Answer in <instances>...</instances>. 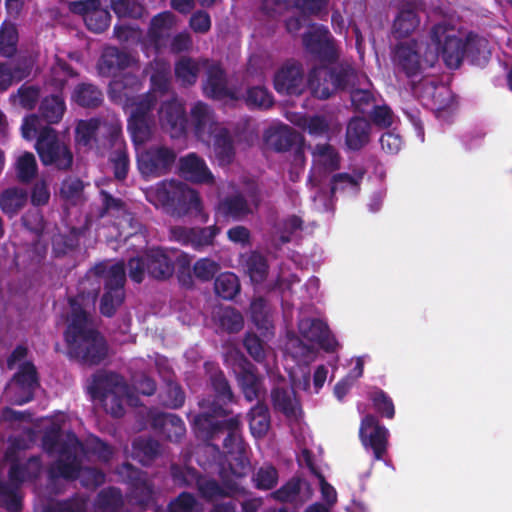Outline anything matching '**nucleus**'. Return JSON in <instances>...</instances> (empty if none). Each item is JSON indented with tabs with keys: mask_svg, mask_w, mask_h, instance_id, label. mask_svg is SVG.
<instances>
[{
	"mask_svg": "<svg viewBox=\"0 0 512 512\" xmlns=\"http://www.w3.org/2000/svg\"><path fill=\"white\" fill-rule=\"evenodd\" d=\"M83 450V444L78 437L71 433L59 450V458L48 468L47 474L50 481L63 478L67 481L81 479L85 488L95 489L106 481L105 473L95 467H83L79 452Z\"/></svg>",
	"mask_w": 512,
	"mask_h": 512,
	"instance_id": "3",
	"label": "nucleus"
},
{
	"mask_svg": "<svg viewBox=\"0 0 512 512\" xmlns=\"http://www.w3.org/2000/svg\"><path fill=\"white\" fill-rule=\"evenodd\" d=\"M88 390L94 400L107 401L115 393H126L127 385L118 373L99 370L93 374Z\"/></svg>",
	"mask_w": 512,
	"mask_h": 512,
	"instance_id": "14",
	"label": "nucleus"
},
{
	"mask_svg": "<svg viewBox=\"0 0 512 512\" xmlns=\"http://www.w3.org/2000/svg\"><path fill=\"white\" fill-rule=\"evenodd\" d=\"M200 62L189 56H181L174 65L176 80L183 87L193 86L200 73Z\"/></svg>",
	"mask_w": 512,
	"mask_h": 512,
	"instance_id": "40",
	"label": "nucleus"
},
{
	"mask_svg": "<svg viewBox=\"0 0 512 512\" xmlns=\"http://www.w3.org/2000/svg\"><path fill=\"white\" fill-rule=\"evenodd\" d=\"M85 186L79 177L66 176L60 184L59 195L66 202L76 205L83 198Z\"/></svg>",
	"mask_w": 512,
	"mask_h": 512,
	"instance_id": "52",
	"label": "nucleus"
},
{
	"mask_svg": "<svg viewBox=\"0 0 512 512\" xmlns=\"http://www.w3.org/2000/svg\"><path fill=\"white\" fill-rule=\"evenodd\" d=\"M177 155L165 145H151L137 152V168L144 179L159 178L171 172Z\"/></svg>",
	"mask_w": 512,
	"mask_h": 512,
	"instance_id": "8",
	"label": "nucleus"
},
{
	"mask_svg": "<svg viewBox=\"0 0 512 512\" xmlns=\"http://www.w3.org/2000/svg\"><path fill=\"white\" fill-rule=\"evenodd\" d=\"M15 389L14 403L23 405L33 400L35 389L39 385L38 373L35 365L26 361L19 366L12 378Z\"/></svg>",
	"mask_w": 512,
	"mask_h": 512,
	"instance_id": "15",
	"label": "nucleus"
},
{
	"mask_svg": "<svg viewBox=\"0 0 512 512\" xmlns=\"http://www.w3.org/2000/svg\"><path fill=\"white\" fill-rule=\"evenodd\" d=\"M369 399L375 411L384 418L392 419L395 416V407L391 397L382 389L375 388L369 393Z\"/></svg>",
	"mask_w": 512,
	"mask_h": 512,
	"instance_id": "58",
	"label": "nucleus"
},
{
	"mask_svg": "<svg viewBox=\"0 0 512 512\" xmlns=\"http://www.w3.org/2000/svg\"><path fill=\"white\" fill-rule=\"evenodd\" d=\"M174 261L162 248H152L146 251V269L149 277L156 280H166L174 273Z\"/></svg>",
	"mask_w": 512,
	"mask_h": 512,
	"instance_id": "24",
	"label": "nucleus"
},
{
	"mask_svg": "<svg viewBox=\"0 0 512 512\" xmlns=\"http://www.w3.org/2000/svg\"><path fill=\"white\" fill-rule=\"evenodd\" d=\"M305 49L315 56L321 63L333 64L337 62L339 53L329 29L323 25L307 31L302 36Z\"/></svg>",
	"mask_w": 512,
	"mask_h": 512,
	"instance_id": "10",
	"label": "nucleus"
},
{
	"mask_svg": "<svg viewBox=\"0 0 512 512\" xmlns=\"http://www.w3.org/2000/svg\"><path fill=\"white\" fill-rule=\"evenodd\" d=\"M434 52L441 55L449 69H458L465 59L464 39L457 36L452 27L445 23L435 24L430 30Z\"/></svg>",
	"mask_w": 512,
	"mask_h": 512,
	"instance_id": "7",
	"label": "nucleus"
},
{
	"mask_svg": "<svg viewBox=\"0 0 512 512\" xmlns=\"http://www.w3.org/2000/svg\"><path fill=\"white\" fill-rule=\"evenodd\" d=\"M69 305L71 313L63 333L67 356L82 366H98L108 358V342L77 298H69Z\"/></svg>",
	"mask_w": 512,
	"mask_h": 512,
	"instance_id": "2",
	"label": "nucleus"
},
{
	"mask_svg": "<svg viewBox=\"0 0 512 512\" xmlns=\"http://www.w3.org/2000/svg\"><path fill=\"white\" fill-rule=\"evenodd\" d=\"M179 185L180 181H161L155 186V188L149 191L147 199L155 206H161L170 210Z\"/></svg>",
	"mask_w": 512,
	"mask_h": 512,
	"instance_id": "43",
	"label": "nucleus"
},
{
	"mask_svg": "<svg viewBox=\"0 0 512 512\" xmlns=\"http://www.w3.org/2000/svg\"><path fill=\"white\" fill-rule=\"evenodd\" d=\"M133 453L143 465H149L160 455V443L153 438L139 437L133 441Z\"/></svg>",
	"mask_w": 512,
	"mask_h": 512,
	"instance_id": "46",
	"label": "nucleus"
},
{
	"mask_svg": "<svg viewBox=\"0 0 512 512\" xmlns=\"http://www.w3.org/2000/svg\"><path fill=\"white\" fill-rule=\"evenodd\" d=\"M40 97V88L35 85H21L15 93H12L9 100L15 105L18 104L26 110H33Z\"/></svg>",
	"mask_w": 512,
	"mask_h": 512,
	"instance_id": "56",
	"label": "nucleus"
},
{
	"mask_svg": "<svg viewBox=\"0 0 512 512\" xmlns=\"http://www.w3.org/2000/svg\"><path fill=\"white\" fill-rule=\"evenodd\" d=\"M241 285L236 274L224 272L214 282L215 293L224 300H232L240 292Z\"/></svg>",
	"mask_w": 512,
	"mask_h": 512,
	"instance_id": "50",
	"label": "nucleus"
},
{
	"mask_svg": "<svg viewBox=\"0 0 512 512\" xmlns=\"http://www.w3.org/2000/svg\"><path fill=\"white\" fill-rule=\"evenodd\" d=\"M243 345L255 362L259 364L265 362L269 347L257 334L247 333Z\"/></svg>",
	"mask_w": 512,
	"mask_h": 512,
	"instance_id": "59",
	"label": "nucleus"
},
{
	"mask_svg": "<svg viewBox=\"0 0 512 512\" xmlns=\"http://www.w3.org/2000/svg\"><path fill=\"white\" fill-rule=\"evenodd\" d=\"M302 488V480L299 477H292L279 489L272 492L271 496L281 503H292L299 496Z\"/></svg>",
	"mask_w": 512,
	"mask_h": 512,
	"instance_id": "61",
	"label": "nucleus"
},
{
	"mask_svg": "<svg viewBox=\"0 0 512 512\" xmlns=\"http://www.w3.org/2000/svg\"><path fill=\"white\" fill-rule=\"evenodd\" d=\"M151 426L170 442H179L186 433L183 420L172 413H156L151 419Z\"/></svg>",
	"mask_w": 512,
	"mask_h": 512,
	"instance_id": "23",
	"label": "nucleus"
},
{
	"mask_svg": "<svg viewBox=\"0 0 512 512\" xmlns=\"http://www.w3.org/2000/svg\"><path fill=\"white\" fill-rule=\"evenodd\" d=\"M35 149L44 166H53L57 170L68 171L73 165L74 156L71 149L59 139L57 131L51 126H44L41 129Z\"/></svg>",
	"mask_w": 512,
	"mask_h": 512,
	"instance_id": "6",
	"label": "nucleus"
},
{
	"mask_svg": "<svg viewBox=\"0 0 512 512\" xmlns=\"http://www.w3.org/2000/svg\"><path fill=\"white\" fill-rule=\"evenodd\" d=\"M114 224L119 231V237H123L124 240L137 234L142 229V225L136 215L128 210L121 214L120 218H116Z\"/></svg>",
	"mask_w": 512,
	"mask_h": 512,
	"instance_id": "62",
	"label": "nucleus"
},
{
	"mask_svg": "<svg viewBox=\"0 0 512 512\" xmlns=\"http://www.w3.org/2000/svg\"><path fill=\"white\" fill-rule=\"evenodd\" d=\"M329 69L330 72L326 75L332 79L336 92L347 90L356 78V71L351 65L338 64Z\"/></svg>",
	"mask_w": 512,
	"mask_h": 512,
	"instance_id": "55",
	"label": "nucleus"
},
{
	"mask_svg": "<svg viewBox=\"0 0 512 512\" xmlns=\"http://www.w3.org/2000/svg\"><path fill=\"white\" fill-rule=\"evenodd\" d=\"M244 102L249 109L267 110L274 104L273 95L264 86L248 87Z\"/></svg>",
	"mask_w": 512,
	"mask_h": 512,
	"instance_id": "49",
	"label": "nucleus"
},
{
	"mask_svg": "<svg viewBox=\"0 0 512 512\" xmlns=\"http://www.w3.org/2000/svg\"><path fill=\"white\" fill-rule=\"evenodd\" d=\"M144 0H110L111 9L119 18L140 19L147 14Z\"/></svg>",
	"mask_w": 512,
	"mask_h": 512,
	"instance_id": "51",
	"label": "nucleus"
},
{
	"mask_svg": "<svg viewBox=\"0 0 512 512\" xmlns=\"http://www.w3.org/2000/svg\"><path fill=\"white\" fill-rule=\"evenodd\" d=\"M266 141L268 145L276 152H287L295 146V161L304 162V149L302 136L288 125H281L270 131Z\"/></svg>",
	"mask_w": 512,
	"mask_h": 512,
	"instance_id": "16",
	"label": "nucleus"
},
{
	"mask_svg": "<svg viewBox=\"0 0 512 512\" xmlns=\"http://www.w3.org/2000/svg\"><path fill=\"white\" fill-rule=\"evenodd\" d=\"M151 122V119H128V130L134 144H144L151 138Z\"/></svg>",
	"mask_w": 512,
	"mask_h": 512,
	"instance_id": "63",
	"label": "nucleus"
},
{
	"mask_svg": "<svg viewBox=\"0 0 512 512\" xmlns=\"http://www.w3.org/2000/svg\"><path fill=\"white\" fill-rule=\"evenodd\" d=\"M34 66L35 60L29 55L19 56L14 61L9 62V69L14 83H19L29 78Z\"/></svg>",
	"mask_w": 512,
	"mask_h": 512,
	"instance_id": "60",
	"label": "nucleus"
},
{
	"mask_svg": "<svg viewBox=\"0 0 512 512\" xmlns=\"http://www.w3.org/2000/svg\"><path fill=\"white\" fill-rule=\"evenodd\" d=\"M95 504L104 512H119L124 506V498L120 488L109 486L100 490Z\"/></svg>",
	"mask_w": 512,
	"mask_h": 512,
	"instance_id": "45",
	"label": "nucleus"
},
{
	"mask_svg": "<svg viewBox=\"0 0 512 512\" xmlns=\"http://www.w3.org/2000/svg\"><path fill=\"white\" fill-rule=\"evenodd\" d=\"M200 496L206 501H213L218 498L231 497L240 491L237 484L227 483L226 487L221 486L214 479L200 478L197 485Z\"/></svg>",
	"mask_w": 512,
	"mask_h": 512,
	"instance_id": "41",
	"label": "nucleus"
},
{
	"mask_svg": "<svg viewBox=\"0 0 512 512\" xmlns=\"http://www.w3.org/2000/svg\"><path fill=\"white\" fill-rule=\"evenodd\" d=\"M274 88L280 94L300 95L305 89L304 70L301 63L289 60L274 75Z\"/></svg>",
	"mask_w": 512,
	"mask_h": 512,
	"instance_id": "12",
	"label": "nucleus"
},
{
	"mask_svg": "<svg viewBox=\"0 0 512 512\" xmlns=\"http://www.w3.org/2000/svg\"><path fill=\"white\" fill-rule=\"evenodd\" d=\"M15 172L20 183H31L38 173V165L35 155L28 151L19 155L15 161Z\"/></svg>",
	"mask_w": 512,
	"mask_h": 512,
	"instance_id": "47",
	"label": "nucleus"
},
{
	"mask_svg": "<svg viewBox=\"0 0 512 512\" xmlns=\"http://www.w3.org/2000/svg\"><path fill=\"white\" fill-rule=\"evenodd\" d=\"M190 119L194 134L200 140L209 139L217 131L214 111L202 101L193 105L190 110Z\"/></svg>",
	"mask_w": 512,
	"mask_h": 512,
	"instance_id": "21",
	"label": "nucleus"
},
{
	"mask_svg": "<svg viewBox=\"0 0 512 512\" xmlns=\"http://www.w3.org/2000/svg\"><path fill=\"white\" fill-rule=\"evenodd\" d=\"M225 362L235 374L238 386L246 401L258 400L265 394L263 377L256 366L239 350H231L226 354Z\"/></svg>",
	"mask_w": 512,
	"mask_h": 512,
	"instance_id": "5",
	"label": "nucleus"
},
{
	"mask_svg": "<svg viewBox=\"0 0 512 512\" xmlns=\"http://www.w3.org/2000/svg\"><path fill=\"white\" fill-rule=\"evenodd\" d=\"M359 436L365 448H370L375 460H383L387 453L389 431L376 416L367 414L362 418Z\"/></svg>",
	"mask_w": 512,
	"mask_h": 512,
	"instance_id": "11",
	"label": "nucleus"
},
{
	"mask_svg": "<svg viewBox=\"0 0 512 512\" xmlns=\"http://www.w3.org/2000/svg\"><path fill=\"white\" fill-rule=\"evenodd\" d=\"M213 151L219 165H230L235 158L234 139L227 128H220L214 132Z\"/></svg>",
	"mask_w": 512,
	"mask_h": 512,
	"instance_id": "32",
	"label": "nucleus"
},
{
	"mask_svg": "<svg viewBox=\"0 0 512 512\" xmlns=\"http://www.w3.org/2000/svg\"><path fill=\"white\" fill-rule=\"evenodd\" d=\"M299 332L310 342L317 343L326 352H334L337 340L330 335L328 325L318 318H305L298 324Z\"/></svg>",
	"mask_w": 512,
	"mask_h": 512,
	"instance_id": "19",
	"label": "nucleus"
},
{
	"mask_svg": "<svg viewBox=\"0 0 512 512\" xmlns=\"http://www.w3.org/2000/svg\"><path fill=\"white\" fill-rule=\"evenodd\" d=\"M78 73L74 68L60 57L55 58V62L50 69V82L58 90H62L70 78L77 77Z\"/></svg>",
	"mask_w": 512,
	"mask_h": 512,
	"instance_id": "53",
	"label": "nucleus"
},
{
	"mask_svg": "<svg viewBox=\"0 0 512 512\" xmlns=\"http://www.w3.org/2000/svg\"><path fill=\"white\" fill-rule=\"evenodd\" d=\"M173 23L174 16L170 12H162L152 18L148 36L157 50L165 46V38L168 37V30Z\"/></svg>",
	"mask_w": 512,
	"mask_h": 512,
	"instance_id": "38",
	"label": "nucleus"
},
{
	"mask_svg": "<svg viewBox=\"0 0 512 512\" xmlns=\"http://www.w3.org/2000/svg\"><path fill=\"white\" fill-rule=\"evenodd\" d=\"M66 111L64 98L59 94H52L42 99L39 105L40 119L48 125L59 123Z\"/></svg>",
	"mask_w": 512,
	"mask_h": 512,
	"instance_id": "37",
	"label": "nucleus"
},
{
	"mask_svg": "<svg viewBox=\"0 0 512 512\" xmlns=\"http://www.w3.org/2000/svg\"><path fill=\"white\" fill-rule=\"evenodd\" d=\"M366 174L363 167H356L352 170V174L343 172L334 174L330 181V192L334 195L337 191L350 189L354 193L360 191L361 182Z\"/></svg>",
	"mask_w": 512,
	"mask_h": 512,
	"instance_id": "42",
	"label": "nucleus"
},
{
	"mask_svg": "<svg viewBox=\"0 0 512 512\" xmlns=\"http://www.w3.org/2000/svg\"><path fill=\"white\" fill-rule=\"evenodd\" d=\"M181 174L195 183H211L213 175L207 167L205 161L195 153H190L182 157L179 161Z\"/></svg>",
	"mask_w": 512,
	"mask_h": 512,
	"instance_id": "25",
	"label": "nucleus"
},
{
	"mask_svg": "<svg viewBox=\"0 0 512 512\" xmlns=\"http://www.w3.org/2000/svg\"><path fill=\"white\" fill-rule=\"evenodd\" d=\"M132 63L131 55L117 47L104 49L99 60V70L102 75L110 76L128 68Z\"/></svg>",
	"mask_w": 512,
	"mask_h": 512,
	"instance_id": "27",
	"label": "nucleus"
},
{
	"mask_svg": "<svg viewBox=\"0 0 512 512\" xmlns=\"http://www.w3.org/2000/svg\"><path fill=\"white\" fill-rule=\"evenodd\" d=\"M83 234L81 228L71 227L67 232L55 234L52 237V252L55 257H63L75 251Z\"/></svg>",
	"mask_w": 512,
	"mask_h": 512,
	"instance_id": "39",
	"label": "nucleus"
},
{
	"mask_svg": "<svg viewBox=\"0 0 512 512\" xmlns=\"http://www.w3.org/2000/svg\"><path fill=\"white\" fill-rule=\"evenodd\" d=\"M465 58L471 64L482 66L485 65L491 55L489 42L485 37L470 32L464 39Z\"/></svg>",
	"mask_w": 512,
	"mask_h": 512,
	"instance_id": "29",
	"label": "nucleus"
},
{
	"mask_svg": "<svg viewBox=\"0 0 512 512\" xmlns=\"http://www.w3.org/2000/svg\"><path fill=\"white\" fill-rule=\"evenodd\" d=\"M419 16L414 7L404 5L397 13L392 25V32L395 37H408L418 27Z\"/></svg>",
	"mask_w": 512,
	"mask_h": 512,
	"instance_id": "35",
	"label": "nucleus"
},
{
	"mask_svg": "<svg viewBox=\"0 0 512 512\" xmlns=\"http://www.w3.org/2000/svg\"><path fill=\"white\" fill-rule=\"evenodd\" d=\"M169 211L173 216L178 217L200 214L202 211V201L198 192L189 188L187 184L180 182Z\"/></svg>",
	"mask_w": 512,
	"mask_h": 512,
	"instance_id": "22",
	"label": "nucleus"
},
{
	"mask_svg": "<svg viewBox=\"0 0 512 512\" xmlns=\"http://www.w3.org/2000/svg\"><path fill=\"white\" fill-rule=\"evenodd\" d=\"M203 91L214 100L237 99L235 92L228 87L227 73L220 63H212L207 67Z\"/></svg>",
	"mask_w": 512,
	"mask_h": 512,
	"instance_id": "18",
	"label": "nucleus"
},
{
	"mask_svg": "<svg viewBox=\"0 0 512 512\" xmlns=\"http://www.w3.org/2000/svg\"><path fill=\"white\" fill-rule=\"evenodd\" d=\"M220 228L216 225L207 227H174L171 230L173 238L182 245L191 246L200 251L204 247L211 246L215 237L219 234Z\"/></svg>",
	"mask_w": 512,
	"mask_h": 512,
	"instance_id": "17",
	"label": "nucleus"
},
{
	"mask_svg": "<svg viewBox=\"0 0 512 512\" xmlns=\"http://www.w3.org/2000/svg\"><path fill=\"white\" fill-rule=\"evenodd\" d=\"M84 22L89 31L100 34L108 29L111 22V15L107 9L100 6L94 12L90 13V15H87Z\"/></svg>",
	"mask_w": 512,
	"mask_h": 512,
	"instance_id": "64",
	"label": "nucleus"
},
{
	"mask_svg": "<svg viewBox=\"0 0 512 512\" xmlns=\"http://www.w3.org/2000/svg\"><path fill=\"white\" fill-rule=\"evenodd\" d=\"M217 213L226 219L239 221L252 213L246 197L240 193L225 196L217 204Z\"/></svg>",
	"mask_w": 512,
	"mask_h": 512,
	"instance_id": "26",
	"label": "nucleus"
},
{
	"mask_svg": "<svg viewBox=\"0 0 512 512\" xmlns=\"http://www.w3.org/2000/svg\"><path fill=\"white\" fill-rule=\"evenodd\" d=\"M109 268L107 269L104 264L96 265L90 273H88L80 282L78 286V293L74 298H77L80 303L85 298H95L100 291L101 282L99 278H103L105 282V276L107 275Z\"/></svg>",
	"mask_w": 512,
	"mask_h": 512,
	"instance_id": "33",
	"label": "nucleus"
},
{
	"mask_svg": "<svg viewBox=\"0 0 512 512\" xmlns=\"http://www.w3.org/2000/svg\"><path fill=\"white\" fill-rule=\"evenodd\" d=\"M206 387L209 394L199 402L200 413L193 420V429L198 439L219 450L215 443L222 439L227 453H233L241 444V421L239 415L231 414L230 406L237 403L230 381L215 362L204 363Z\"/></svg>",
	"mask_w": 512,
	"mask_h": 512,
	"instance_id": "1",
	"label": "nucleus"
},
{
	"mask_svg": "<svg viewBox=\"0 0 512 512\" xmlns=\"http://www.w3.org/2000/svg\"><path fill=\"white\" fill-rule=\"evenodd\" d=\"M269 265L267 259L259 252H252L246 260V271L254 284L264 282L268 276Z\"/></svg>",
	"mask_w": 512,
	"mask_h": 512,
	"instance_id": "54",
	"label": "nucleus"
},
{
	"mask_svg": "<svg viewBox=\"0 0 512 512\" xmlns=\"http://www.w3.org/2000/svg\"><path fill=\"white\" fill-rule=\"evenodd\" d=\"M249 428L255 438L266 436L271 427L270 411L262 401H258L248 413Z\"/></svg>",
	"mask_w": 512,
	"mask_h": 512,
	"instance_id": "36",
	"label": "nucleus"
},
{
	"mask_svg": "<svg viewBox=\"0 0 512 512\" xmlns=\"http://www.w3.org/2000/svg\"><path fill=\"white\" fill-rule=\"evenodd\" d=\"M126 270L123 261L109 267L100 298L101 315L112 318L125 301Z\"/></svg>",
	"mask_w": 512,
	"mask_h": 512,
	"instance_id": "9",
	"label": "nucleus"
},
{
	"mask_svg": "<svg viewBox=\"0 0 512 512\" xmlns=\"http://www.w3.org/2000/svg\"><path fill=\"white\" fill-rule=\"evenodd\" d=\"M271 402L276 411L281 412L286 417H294L299 402L296 399L294 389L288 385H278L271 390Z\"/></svg>",
	"mask_w": 512,
	"mask_h": 512,
	"instance_id": "30",
	"label": "nucleus"
},
{
	"mask_svg": "<svg viewBox=\"0 0 512 512\" xmlns=\"http://www.w3.org/2000/svg\"><path fill=\"white\" fill-rule=\"evenodd\" d=\"M393 63L398 71L405 74L412 82V88L416 78H423V73L432 68L438 60V55L432 50H426L422 55L421 45L414 39L399 42L392 51Z\"/></svg>",
	"mask_w": 512,
	"mask_h": 512,
	"instance_id": "4",
	"label": "nucleus"
},
{
	"mask_svg": "<svg viewBox=\"0 0 512 512\" xmlns=\"http://www.w3.org/2000/svg\"><path fill=\"white\" fill-rule=\"evenodd\" d=\"M370 123L364 117H353L347 124L345 143L350 150L358 151L369 143Z\"/></svg>",
	"mask_w": 512,
	"mask_h": 512,
	"instance_id": "28",
	"label": "nucleus"
},
{
	"mask_svg": "<svg viewBox=\"0 0 512 512\" xmlns=\"http://www.w3.org/2000/svg\"><path fill=\"white\" fill-rule=\"evenodd\" d=\"M18 29L12 22L4 21L0 25V55L12 58L17 52Z\"/></svg>",
	"mask_w": 512,
	"mask_h": 512,
	"instance_id": "48",
	"label": "nucleus"
},
{
	"mask_svg": "<svg viewBox=\"0 0 512 512\" xmlns=\"http://www.w3.org/2000/svg\"><path fill=\"white\" fill-rule=\"evenodd\" d=\"M329 72V67L313 68L309 72L308 86L315 98L326 100L336 93L332 79L326 75Z\"/></svg>",
	"mask_w": 512,
	"mask_h": 512,
	"instance_id": "31",
	"label": "nucleus"
},
{
	"mask_svg": "<svg viewBox=\"0 0 512 512\" xmlns=\"http://www.w3.org/2000/svg\"><path fill=\"white\" fill-rule=\"evenodd\" d=\"M170 473L174 484L179 487L197 486L201 478L197 469L189 466H180L178 464L171 465Z\"/></svg>",
	"mask_w": 512,
	"mask_h": 512,
	"instance_id": "57",
	"label": "nucleus"
},
{
	"mask_svg": "<svg viewBox=\"0 0 512 512\" xmlns=\"http://www.w3.org/2000/svg\"><path fill=\"white\" fill-rule=\"evenodd\" d=\"M72 99L81 107L96 108L103 102V93L94 84L80 83L75 87Z\"/></svg>",
	"mask_w": 512,
	"mask_h": 512,
	"instance_id": "44",
	"label": "nucleus"
},
{
	"mask_svg": "<svg viewBox=\"0 0 512 512\" xmlns=\"http://www.w3.org/2000/svg\"><path fill=\"white\" fill-rule=\"evenodd\" d=\"M28 201V193L23 188L9 187L0 193V209L10 218L22 210Z\"/></svg>",
	"mask_w": 512,
	"mask_h": 512,
	"instance_id": "34",
	"label": "nucleus"
},
{
	"mask_svg": "<svg viewBox=\"0 0 512 512\" xmlns=\"http://www.w3.org/2000/svg\"><path fill=\"white\" fill-rule=\"evenodd\" d=\"M161 126L170 137L178 139L187 132L188 119L184 105L177 99L164 101L159 109Z\"/></svg>",
	"mask_w": 512,
	"mask_h": 512,
	"instance_id": "13",
	"label": "nucleus"
},
{
	"mask_svg": "<svg viewBox=\"0 0 512 512\" xmlns=\"http://www.w3.org/2000/svg\"><path fill=\"white\" fill-rule=\"evenodd\" d=\"M416 92L422 90V97L426 99L431 108L437 112H442L451 107L453 104V94L451 90L443 85L438 84L430 78H422L417 85H414Z\"/></svg>",
	"mask_w": 512,
	"mask_h": 512,
	"instance_id": "20",
	"label": "nucleus"
}]
</instances>
